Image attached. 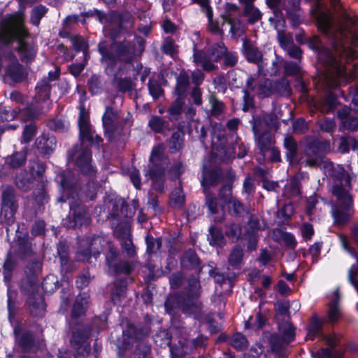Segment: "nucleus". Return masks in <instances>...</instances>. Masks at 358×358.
I'll use <instances>...</instances> for the list:
<instances>
[{
    "mask_svg": "<svg viewBox=\"0 0 358 358\" xmlns=\"http://www.w3.org/2000/svg\"><path fill=\"white\" fill-rule=\"evenodd\" d=\"M30 36L24 8L7 13L0 19V49L10 48L17 43L15 51L25 63L32 62L37 54V45L27 41Z\"/></svg>",
    "mask_w": 358,
    "mask_h": 358,
    "instance_id": "nucleus-1",
    "label": "nucleus"
},
{
    "mask_svg": "<svg viewBox=\"0 0 358 358\" xmlns=\"http://www.w3.org/2000/svg\"><path fill=\"white\" fill-rule=\"evenodd\" d=\"M317 28L324 35L332 36L331 46L340 55L347 50V45L357 46L358 32L356 21L345 11L336 17L322 12L317 17Z\"/></svg>",
    "mask_w": 358,
    "mask_h": 358,
    "instance_id": "nucleus-2",
    "label": "nucleus"
},
{
    "mask_svg": "<svg viewBox=\"0 0 358 358\" xmlns=\"http://www.w3.org/2000/svg\"><path fill=\"white\" fill-rule=\"evenodd\" d=\"M200 276L190 275L187 283L182 292H177L167 296L164 302L165 310L169 315H173L176 310L187 313L195 307L194 300L201 294Z\"/></svg>",
    "mask_w": 358,
    "mask_h": 358,
    "instance_id": "nucleus-3",
    "label": "nucleus"
},
{
    "mask_svg": "<svg viewBox=\"0 0 358 358\" xmlns=\"http://www.w3.org/2000/svg\"><path fill=\"white\" fill-rule=\"evenodd\" d=\"M110 48L115 50L113 53L108 49L107 41L102 40L97 45V51L100 54V62L104 66L105 71L113 73L118 62L131 64L135 59L134 47L126 38L110 44Z\"/></svg>",
    "mask_w": 358,
    "mask_h": 358,
    "instance_id": "nucleus-4",
    "label": "nucleus"
},
{
    "mask_svg": "<svg viewBox=\"0 0 358 358\" xmlns=\"http://www.w3.org/2000/svg\"><path fill=\"white\" fill-rule=\"evenodd\" d=\"M169 159L164 152L163 145H155L148 158V168L144 169V176L151 180V187L159 194H163L166 181V171Z\"/></svg>",
    "mask_w": 358,
    "mask_h": 358,
    "instance_id": "nucleus-5",
    "label": "nucleus"
},
{
    "mask_svg": "<svg viewBox=\"0 0 358 358\" xmlns=\"http://www.w3.org/2000/svg\"><path fill=\"white\" fill-rule=\"evenodd\" d=\"M19 204L15 188L10 185L1 192L0 204V222L6 228L7 236L14 231L16 222L15 215L18 210Z\"/></svg>",
    "mask_w": 358,
    "mask_h": 358,
    "instance_id": "nucleus-6",
    "label": "nucleus"
},
{
    "mask_svg": "<svg viewBox=\"0 0 358 358\" xmlns=\"http://www.w3.org/2000/svg\"><path fill=\"white\" fill-rule=\"evenodd\" d=\"M306 44L317 54L319 60L329 71L338 76H341L345 72V66L343 63L334 55L329 48L322 45L320 36L313 35L308 37Z\"/></svg>",
    "mask_w": 358,
    "mask_h": 358,
    "instance_id": "nucleus-7",
    "label": "nucleus"
},
{
    "mask_svg": "<svg viewBox=\"0 0 358 358\" xmlns=\"http://www.w3.org/2000/svg\"><path fill=\"white\" fill-rule=\"evenodd\" d=\"M69 159L74 161L76 170L82 176L90 179L96 177L98 171L92 164V153L90 148L75 145L69 151Z\"/></svg>",
    "mask_w": 358,
    "mask_h": 358,
    "instance_id": "nucleus-8",
    "label": "nucleus"
},
{
    "mask_svg": "<svg viewBox=\"0 0 358 358\" xmlns=\"http://www.w3.org/2000/svg\"><path fill=\"white\" fill-rule=\"evenodd\" d=\"M93 331L91 324H81L72 331L70 338L71 347L75 350V358H87L91 351L88 339Z\"/></svg>",
    "mask_w": 358,
    "mask_h": 358,
    "instance_id": "nucleus-9",
    "label": "nucleus"
},
{
    "mask_svg": "<svg viewBox=\"0 0 358 358\" xmlns=\"http://www.w3.org/2000/svg\"><path fill=\"white\" fill-rule=\"evenodd\" d=\"M105 262L108 272L113 275L121 274L129 275L135 268L132 262L120 257L118 249L111 243H108V250L105 252Z\"/></svg>",
    "mask_w": 358,
    "mask_h": 358,
    "instance_id": "nucleus-10",
    "label": "nucleus"
},
{
    "mask_svg": "<svg viewBox=\"0 0 358 358\" xmlns=\"http://www.w3.org/2000/svg\"><path fill=\"white\" fill-rule=\"evenodd\" d=\"M81 201H69L70 210L66 218L63 219V226L67 229H81L87 227L91 222L90 213Z\"/></svg>",
    "mask_w": 358,
    "mask_h": 358,
    "instance_id": "nucleus-11",
    "label": "nucleus"
},
{
    "mask_svg": "<svg viewBox=\"0 0 358 358\" xmlns=\"http://www.w3.org/2000/svg\"><path fill=\"white\" fill-rule=\"evenodd\" d=\"M59 177L62 194L59 201L63 203L81 201V186L74 174L68 171L61 173Z\"/></svg>",
    "mask_w": 358,
    "mask_h": 358,
    "instance_id": "nucleus-12",
    "label": "nucleus"
},
{
    "mask_svg": "<svg viewBox=\"0 0 358 358\" xmlns=\"http://www.w3.org/2000/svg\"><path fill=\"white\" fill-rule=\"evenodd\" d=\"M14 231H15L16 238L13 250L14 255L21 260H26L34 255L28 232H25L21 235L19 224H16Z\"/></svg>",
    "mask_w": 358,
    "mask_h": 358,
    "instance_id": "nucleus-13",
    "label": "nucleus"
},
{
    "mask_svg": "<svg viewBox=\"0 0 358 358\" xmlns=\"http://www.w3.org/2000/svg\"><path fill=\"white\" fill-rule=\"evenodd\" d=\"M304 153L306 156L320 157L330 150L328 140L320 139L317 136H307L303 140Z\"/></svg>",
    "mask_w": 358,
    "mask_h": 358,
    "instance_id": "nucleus-14",
    "label": "nucleus"
},
{
    "mask_svg": "<svg viewBox=\"0 0 358 358\" xmlns=\"http://www.w3.org/2000/svg\"><path fill=\"white\" fill-rule=\"evenodd\" d=\"M224 181V173L221 167L207 168L203 166L201 175V185L203 191L206 193L211 187H216Z\"/></svg>",
    "mask_w": 358,
    "mask_h": 358,
    "instance_id": "nucleus-15",
    "label": "nucleus"
},
{
    "mask_svg": "<svg viewBox=\"0 0 358 358\" xmlns=\"http://www.w3.org/2000/svg\"><path fill=\"white\" fill-rule=\"evenodd\" d=\"M180 268L183 271H194L201 276L204 267L202 261L193 248L186 250L180 258Z\"/></svg>",
    "mask_w": 358,
    "mask_h": 358,
    "instance_id": "nucleus-16",
    "label": "nucleus"
},
{
    "mask_svg": "<svg viewBox=\"0 0 358 358\" xmlns=\"http://www.w3.org/2000/svg\"><path fill=\"white\" fill-rule=\"evenodd\" d=\"M341 241L343 248L349 252V254L356 259V263L353 264L348 273V280L354 288L358 292V253L356 249L351 245V243L346 236H341Z\"/></svg>",
    "mask_w": 358,
    "mask_h": 358,
    "instance_id": "nucleus-17",
    "label": "nucleus"
},
{
    "mask_svg": "<svg viewBox=\"0 0 358 358\" xmlns=\"http://www.w3.org/2000/svg\"><path fill=\"white\" fill-rule=\"evenodd\" d=\"M241 52L246 61L258 66L259 71L262 69L263 54L259 48L253 44L252 41L245 38L243 40Z\"/></svg>",
    "mask_w": 358,
    "mask_h": 358,
    "instance_id": "nucleus-18",
    "label": "nucleus"
},
{
    "mask_svg": "<svg viewBox=\"0 0 358 358\" xmlns=\"http://www.w3.org/2000/svg\"><path fill=\"white\" fill-rule=\"evenodd\" d=\"M45 299L41 294L29 296L25 301L26 311L33 317H43L45 313Z\"/></svg>",
    "mask_w": 358,
    "mask_h": 358,
    "instance_id": "nucleus-19",
    "label": "nucleus"
},
{
    "mask_svg": "<svg viewBox=\"0 0 358 358\" xmlns=\"http://www.w3.org/2000/svg\"><path fill=\"white\" fill-rule=\"evenodd\" d=\"M128 287V278H117L110 289V299L114 305H120L125 299Z\"/></svg>",
    "mask_w": 358,
    "mask_h": 358,
    "instance_id": "nucleus-20",
    "label": "nucleus"
},
{
    "mask_svg": "<svg viewBox=\"0 0 358 358\" xmlns=\"http://www.w3.org/2000/svg\"><path fill=\"white\" fill-rule=\"evenodd\" d=\"M57 145L56 138L50 134H43L35 141V146L38 153L48 157L50 156Z\"/></svg>",
    "mask_w": 358,
    "mask_h": 358,
    "instance_id": "nucleus-21",
    "label": "nucleus"
},
{
    "mask_svg": "<svg viewBox=\"0 0 358 358\" xmlns=\"http://www.w3.org/2000/svg\"><path fill=\"white\" fill-rule=\"evenodd\" d=\"M6 76L13 83H21L27 76L26 70L22 64L14 56V59L7 65L5 70Z\"/></svg>",
    "mask_w": 358,
    "mask_h": 358,
    "instance_id": "nucleus-22",
    "label": "nucleus"
},
{
    "mask_svg": "<svg viewBox=\"0 0 358 358\" xmlns=\"http://www.w3.org/2000/svg\"><path fill=\"white\" fill-rule=\"evenodd\" d=\"M236 179V173L231 169H228L224 173V184L218 192V198L226 205L234 196L232 195L233 184Z\"/></svg>",
    "mask_w": 358,
    "mask_h": 358,
    "instance_id": "nucleus-23",
    "label": "nucleus"
},
{
    "mask_svg": "<svg viewBox=\"0 0 358 358\" xmlns=\"http://www.w3.org/2000/svg\"><path fill=\"white\" fill-rule=\"evenodd\" d=\"M138 206V201L133 200V207H131L124 199H116L113 204L111 215L113 217L120 215L124 217H132L136 213Z\"/></svg>",
    "mask_w": 358,
    "mask_h": 358,
    "instance_id": "nucleus-24",
    "label": "nucleus"
},
{
    "mask_svg": "<svg viewBox=\"0 0 358 358\" xmlns=\"http://www.w3.org/2000/svg\"><path fill=\"white\" fill-rule=\"evenodd\" d=\"M350 188L344 185H332L331 194L336 197L334 206H345L353 207V197L350 194Z\"/></svg>",
    "mask_w": 358,
    "mask_h": 358,
    "instance_id": "nucleus-25",
    "label": "nucleus"
},
{
    "mask_svg": "<svg viewBox=\"0 0 358 358\" xmlns=\"http://www.w3.org/2000/svg\"><path fill=\"white\" fill-rule=\"evenodd\" d=\"M176 86L173 94L177 97L185 99L190 87V80L188 73L183 69L176 77Z\"/></svg>",
    "mask_w": 358,
    "mask_h": 358,
    "instance_id": "nucleus-26",
    "label": "nucleus"
},
{
    "mask_svg": "<svg viewBox=\"0 0 358 358\" xmlns=\"http://www.w3.org/2000/svg\"><path fill=\"white\" fill-rule=\"evenodd\" d=\"M353 207L345 206H333L332 217L335 224L343 226L346 224L352 216Z\"/></svg>",
    "mask_w": 358,
    "mask_h": 358,
    "instance_id": "nucleus-27",
    "label": "nucleus"
},
{
    "mask_svg": "<svg viewBox=\"0 0 358 358\" xmlns=\"http://www.w3.org/2000/svg\"><path fill=\"white\" fill-rule=\"evenodd\" d=\"M79 140L81 145L87 142L91 147H94L98 150L103 142V139L101 136L96 134L92 126L79 130Z\"/></svg>",
    "mask_w": 358,
    "mask_h": 358,
    "instance_id": "nucleus-28",
    "label": "nucleus"
},
{
    "mask_svg": "<svg viewBox=\"0 0 358 358\" xmlns=\"http://www.w3.org/2000/svg\"><path fill=\"white\" fill-rule=\"evenodd\" d=\"M16 345L23 353H29L36 346L35 334L31 330H24L15 341Z\"/></svg>",
    "mask_w": 358,
    "mask_h": 358,
    "instance_id": "nucleus-29",
    "label": "nucleus"
},
{
    "mask_svg": "<svg viewBox=\"0 0 358 358\" xmlns=\"http://www.w3.org/2000/svg\"><path fill=\"white\" fill-rule=\"evenodd\" d=\"M89 296L84 293L83 295H79L72 306L71 310V318L72 321H77L82 316H85L88 304Z\"/></svg>",
    "mask_w": 358,
    "mask_h": 358,
    "instance_id": "nucleus-30",
    "label": "nucleus"
},
{
    "mask_svg": "<svg viewBox=\"0 0 358 358\" xmlns=\"http://www.w3.org/2000/svg\"><path fill=\"white\" fill-rule=\"evenodd\" d=\"M20 290L22 294L27 295V297L34 294H40L38 292L37 276L33 273L30 275L27 274L20 282Z\"/></svg>",
    "mask_w": 358,
    "mask_h": 358,
    "instance_id": "nucleus-31",
    "label": "nucleus"
},
{
    "mask_svg": "<svg viewBox=\"0 0 358 358\" xmlns=\"http://www.w3.org/2000/svg\"><path fill=\"white\" fill-rule=\"evenodd\" d=\"M330 176L334 182L333 185H344L350 188L351 177L341 165L333 166L331 169Z\"/></svg>",
    "mask_w": 358,
    "mask_h": 358,
    "instance_id": "nucleus-32",
    "label": "nucleus"
},
{
    "mask_svg": "<svg viewBox=\"0 0 358 358\" xmlns=\"http://www.w3.org/2000/svg\"><path fill=\"white\" fill-rule=\"evenodd\" d=\"M283 148L285 150V159L289 164L297 161L298 143L292 136H287L283 141Z\"/></svg>",
    "mask_w": 358,
    "mask_h": 358,
    "instance_id": "nucleus-33",
    "label": "nucleus"
},
{
    "mask_svg": "<svg viewBox=\"0 0 358 358\" xmlns=\"http://www.w3.org/2000/svg\"><path fill=\"white\" fill-rule=\"evenodd\" d=\"M208 232L207 239L210 245L218 248H223L225 246L227 241L222 229L215 224H211L208 228Z\"/></svg>",
    "mask_w": 358,
    "mask_h": 358,
    "instance_id": "nucleus-34",
    "label": "nucleus"
},
{
    "mask_svg": "<svg viewBox=\"0 0 358 358\" xmlns=\"http://www.w3.org/2000/svg\"><path fill=\"white\" fill-rule=\"evenodd\" d=\"M17 264V260L13 257V253L10 251L8 252L3 264V282L8 288L10 287L13 273L15 269Z\"/></svg>",
    "mask_w": 358,
    "mask_h": 358,
    "instance_id": "nucleus-35",
    "label": "nucleus"
},
{
    "mask_svg": "<svg viewBox=\"0 0 358 358\" xmlns=\"http://www.w3.org/2000/svg\"><path fill=\"white\" fill-rule=\"evenodd\" d=\"M71 42L75 52H82L84 61L87 62L90 58V45L87 39L80 34H75L71 38Z\"/></svg>",
    "mask_w": 358,
    "mask_h": 358,
    "instance_id": "nucleus-36",
    "label": "nucleus"
},
{
    "mask_svg": "<svg viewBox=\"0 0 358 358\" xmlns=\"http://www.w3.org/2000/svg\"><path fill=\"white\" fill-rule=\"evenodd\" d=\"M185 99L177 97L171 102L166 110V117L170 122L178 121L182 118Z\"/></svg>",
    "mask_w": 358,
    "mask_h": 358,
    "instance_id": "nucleus-37",
    "label": "nucleus"
},
{
    "mask_svg": "<svg viewBox=\"0 0 358 358\" xmlns=\"http://www.w3.org/2000/svg\"><path fill=\"white\" fill-rule=\"evenodd\" d=\"M106 81L99 74L94 73L88 79L87 85L92 96L102 94L106 88Z\"/></svg>",
    "mask_w": 358,
    "mask_h": 358,
    "instance_id": "nucleus-38",
    "label": "nucleus"
},
{
    "mask_svg": "<svg viewBox=\"0 0 358 358\" xmlns=\"http://www.w3.org/2000/svg\"><path fill=\"white\" fill-rule=\"evenodd\" d=\"M226 205L229 213L232 216L243 217L249 213L248 207L236 197L234 196Z\"/></svg>",
    "mask_w": 358,
    "mask_h": 358,
    "instance_id": "nucleus-39",
    "label": "nucleus"
},
{
    "mask_svg": "<svg viewBox=\"0 0 358 358\" xmlns=\"http://www.w3.org/2000/svg\"><path fill=\"white\" fill-rule=\"evenodd\" d=\"M52 85L49 83V80L46 77L39 80L35 87L36 96L39 101L45 102L50 97Z\"/></svg>",
    "mask_w": 358,
    "mask_h": 358,
    "instance_id": "nucleus-40",
    "label": "nucleus"
},
{
    "mask_svg": "<svg viewBox=\"0 0 358 358\" xmlns=\"http://www.w3.org/2000/svg\"><path fill=\"white\" fill-rule=\"evenodd\" d=\"M169 122L162 117L153 115L149 120L148 125L154 133L162 134L164 129L170 131L173 129Z\"/></svg>",
    "mask_w": 358,
    "mask_h": 358,
    "instance_id": "nucleus-41",
    "label": "nucleus"
},
{
    "mask_svg": "<svg viewBox=\"0 0 358 358\" xmlns=\"http://www.w3.org/2000/svg\"><path fill=\"white\" fill-rule=\"evenodd\" d=\"M34 178L27 172L20 173L16 176L15 183L16 187L22 192H28L34 186Z\"/></svg>",
    "mask_w": 358,
    "mask_h": 358,
    "instance_id": "nucleus-42",
    "label": "nucleus"
},
{
    "mask_svg": "<svg viewBox=\"0 0 358 358\" xmlns=\"http://www.w3.org/2000/svg\"><path fill=\"white\" fill-rule=\"evenodd\" d=\"M227 47L222 41L213 43L208 48V59L214 62H219L227 52Z\"/></svg>",
    "mask_w": 358,
    "mask_h": 358,
    "instance_id": "nucleus-43",
    "label": "nucleus"
},
{
    "mask_svg": "<svg viewBox=\"0 0 358 358\" xmlns=\"http://www.w3.org/2000/svg\"><path fill=\"white\" fill-rule=\"evenodd\" d=\"M27 161V152L21 150L14 152L6 158V164L11 169H18L24 166Z\"/></svg>",
    "mask_w": 358,
    "mask_h": 358,
    "instance_id": "nucleus-44",
    "label": "nucleus"
},
{
    "mask_svg": "<svg viewBox=\"0 0 358 358\" xmlns=\"http://www.w3.org/2000/svg\"><path fill=\"white\" fill-rule=\"evenodd\" d=\"M224 235L232 243H236L243 237L242 226L240 223L231 222L225 225Z\"/></svg>",
    "mask_w": 358,
    "mask_h": 358,
    "instance_id": "nucleus-45",
    "label": "nucleus"
},
{
    "mask_svg": "<svg viewBox=\"0 0 358 358\" xmlns=\"http://www.w3.org/2000/svg\"><path fill=\"white\" fill-rule=\"evenodd\" d=\"M224 22L230 25V32L232 35H237L239 32H243L245 25L241 20L240 17H232L231 15H222Z\"/></svg>",
    "mask_w": 358,
    "mask_h": 358,
    "instance_id": "nucleus-46",
    "label": "nucleus"
},
{
    "mask_svg": "<svg viewBox=\"0 0 358 358\" xmlns=\"http://www.w3.org/2000/svg\"><path fill=\"white\" fill-rule=\"evenodd\" d=\"M80 16V23L82 25H86L87 24V18L90 17H95L96 20L101 24L104 22L105 20H106V13L103 10H101L95 8L87 11L81 12Z\"/></svg>",
    "mask_w": 358,
    "mask_h": 358,
    "instance_id": "nucleus-47",
    "label": "nucleus"
},
{
    "mask_svg": "<svg viewBox=\"0 0 358 358\" xmlns=\"http://www.w3.org/2000/svg\"><path fill=\"white\" fill-rule=\"evenodd\" d=\"M273 94L288 96L292 93L289 82L287 79L282 78L273 81Z\"/></svg>",
    "mask_w": 358,
    "mask_h": 358,
    "instance_id": "nucleus-48",
    "label": "nucleus"
},
{
    "mask_svg": "<svg viewBox=\"0 0 358 358\" xmlns=\"http://www.w3.org/2000/svg\"><path fill=\"white\" fill-rule=\"evenodd\" d=\"M244 256L242 247L240 245L234 246L229 253L228 262L234 268H238L241 266Z\"/></svg>",
    "mask_w": 358,
    "mask_h": 358,
    "instance_id": "nucleus-49",
    "label": "nucleus"
},
{
    "mask_svg": "<svg viewBox=\"0 0 358 358\" xmlns=\"http://www.w3.org/2000/svg\"><path fill=\"white\" fill-rule=\"evenodd\" d=\"M59 286L58 278L54 274L46 275L41 282V287L46 294L53 293Z\"/></svg>",
    "mask_w": 358,
    "mask_h": 358,
    "instance_id": "nucleus-50",
    "label": "nucleus"
},
{
    "mask_svg": "<svg viewBox=\"0 0 358 358\" xmlns=\"http://www.w3.org/2000/svg\"><path fill=\"white\" fill-rule=\"evenodd\" d=\"M48 11V8L43 4L35 6L30 13L31 24L34 26L38 27L41 19L46 15Z\"/></svg>",
    "mask_w": 358,
    "mask_h": 358,
    "instance_id": "nucleus-51",
    "label": "nucleus"
},
{
    "mask_svg": "<svg viewBox=\"0 0 358 358\" xmlns=\"http://www.w3.org/2000/svg\"><path fill=\"white\" fill-rule=\"evenodd\" d=\"M170 206L171 208H182L185 204V196L182 188L173 189L170 194Z\"/></svg>",
    "mask_w": 358,
    "mask_h": 358,
    "instance_id": "nucleus-52",
    "label": "nucleus"
},
{
    "mask_svg": "<svg viewBox=\"0 0 358 358\" xmlns=\"http://www.w3.org/2000/svg\"><path fill=\"white\" fill-rule=\"evenodd\" d=\"M247 338L241 332H236L229 341V345L237 351L246 349L248 346Z\"/></svg>",
    "mask_w": 358,
    "mask_h": 358,
    "instance_id": "nucleus-53",
    "label": "nucleus"
},
{
    "mask_svg": "<svg viewBox=\"0 0 358 358\" xmlns=\"http://www.w3.org/2000/svg\"><path fill=\"white\" fill-rule=\"evenodd\" d=\"M324 108L323 112L326 113H330L334 111L336 108L341 104L338 101V96L332 92H329L324 98Z\"/></svg>",
    "mask_w": 358,
    "mask_h": 358,
    "instance_id": "nucleus-54",
    "label": "nucleus"
},
{
    "mask_svg": "<svg viewBox=\"0 0 358 358\" xmlns=\"http://www.w3.org/2000/svg\"><path fill=\"white\" fill-rule=\"evenodd\" d=\"M20 111V106H16L11 109L10 106L0 105V120L1 122L12 121L18 115Z\"/></svg>",
    "mask_w": 358,
    "mask_h": 358,
    "instance_id": "nucleus-55",
    "label": "nucleus"
},
{
    "mask_svg": "<svg viewBox=\"0 0 358 358\" xmlns=\"http://www.w3.org/2000/svg\"><path fill=\"white\" fill-rule=\"evenodd\" d=\"M272 136L269 131H264L257 138V146L261 153L264 154L271 149Z\"/></svg>",
    "mask_w": 358,
    "mask_h": 358,
    "instance_id": "nucleus-56",
    "label": "nucleus"
},
{
    "mask_svg": "<svg viewBox=\"0 0 358 358\" xmlns=\"http://www.w3.org/2000/svg\"><path fill=\"white\" fill-rule=\"evenodd\" d=\"M268 342L271 351L278 357H282L285 342L281 337L275 334H271Z\"/></svg>",
    "mask_w": 358,
    "mask_h": 358,
    "instance_id": "nucleus-57",
    "label": "nucleus"
},
{
    "mask_svg": "<svg viewBox=\"0 0 358 358\" xmlns=\"http://www.w3.org/2000/svg\"><path fill=\"white\" fill-rule=\"evenodd\" d=\"M262 15L263 14L261 10L253 4L252 8L248 11V13H245V8H243L240 17H247V23L252 25L259 22L262 19Z\"/></svg>",
    "mask_w": 358,
    "mask_h": 358,
    "instance_id": "nucleus-58",
    "label": "nucleus"
},
{
    "mask_svg": "<svg viewBox=\"0 0 358 358\" xmlns=\"http://www.w3.org/2000/svg\"><path fill=\"white\" fill-rule=\"evenodd\" d=\"M134 358H152L151 346L143 341H141L136 345Z\"/></svg>",
    "mask_w": 358,
    "mask_h": 358,
    "instance_id": "nucleus-59",
    "label": "nucleus"
},
{
    "mask_svg": "<svg viewBox=\"0 0 358 358\" xmlns=\"http://www.w3.org/2000/svg\"><path fill=\"white\" fill-rule=\"evenodd\" d=\"M184 136L181 132H173L169 139V150L174 153L182 149L183 146Z\"/></svg>",
    "mask_w": 358,
    "mask_h": 358,
    "instance_id": "nucleus-60",
    "label": "nucleus"
},
{
    "mask_svg": "<svg viewBox=\"0 0 358 358\" xmlns=\"http://www.w3.org/2000/svg\"><path fill=\"white\" fill-rule=\"evenodd\" d=\"M177 48L178 45H176L173 39L168 36L164 39L161 50L164 55L173 57L178 52Z\"/></svg>",
    "mask_w": 358,
    "mask_h": 358,
    "instance_id": "nucleus-61",
    "label": "nucleus"
},
{
    "mask_svg": "<svg viewBox=\"0 0 358 358\" xmlns=\"http://www.w3.org/2000/svg\"><path fill=\"white\" fill-rule=\"evenodd\" d=\"M259 96L263 98L269 97L273 94V80L265 79L258 85Z\"/></svg>",
    "mask_w": 358,
    "mask_h": 358,
    "instance_id": "nucleus-62",
    "label": "nucleus"
},
{
    "mask_svg": "<svg viewBox=\"0 0 358 358\" xmlns=\"http://www.w3.org/2000/svg\"><path fill=\"white\" fill-rule=\"evenodd\" d=\"M18 115H21L24 121H31L38 117L39 113L37 108L31 105L21 108Z\"/></svg>",
    "mask_w": 358,
    "mask_h": 358,
    "instance_id": "nucleus-63",
    "label": "nucleus"
},
{
    "mask_svg": "<svg viewBox=\"0 0 358 358\" xmlns=\"http://www.w3.org/2000/svg\"><path fill=\"white\" fill-rule=\"evenodd\" d=\"M324 322L317 314H313L309 319L308 324L306 328V330L316 331L323 334Z\"/></svg>",
    "mask_w": 358,
    "mask_h": 358,
    "instance_id": "nucleus-64",
    "label": "nucleus"
}]
</instances>
